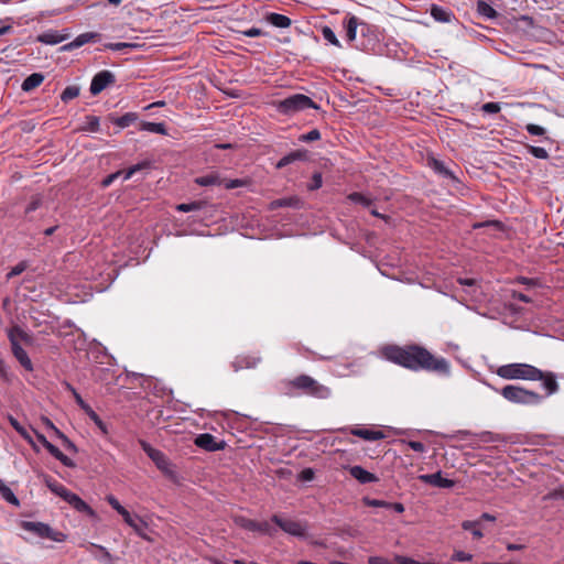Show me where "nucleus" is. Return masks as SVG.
<instances>
[{
  "label": "nucleus",
  "instance_id": "31",
  "mask_svg": "<svg viewBox=\"0 0 564 564\" xmlns=\"http://www.w3.org/2000/svg\"><path fill=\"white\" fill-rule=\"evenodd\" d=\"M37 40L41 43L53 45V44H57V43H61L62 41H64L65 36L58 35L54 32H46V33L39 35Z\"/></svg>",
  "mask_w": 564,
  "mask_h": 564
},
{
  "label": "nucleus",
  "instance_id": "49",
  "mask_svg": "<svg viewBox=\"0 0 564 564\" xmlns=\"http://www.w3.org/2000/svg\"><path fill=\"white\" fill-rule=\"evenodd\" d=\"M348 198L354 202V203H358V204H361L364 206H369L371 204V200L364 196L362 194L360 193H352L348 196Z\"/></svg>",
  "mask_w": 564,
  "mask_h": 564
},
{
  "label": "nucleus",
  "instance_id": "5",
  "mask_svg": "<svg viewBox=\"0 0 564 564\" xmlns=\"http://www.w3.org/2000/svg\"><path fill=\"white\" fill-rule=\"evenodd\" d=\"M500 393L508 401L520 404H539L542 400L536 392L512 384L503 387Z\"/></svg>",
  "mask_w": 564,
  "mask_h": 564
},
{
  "label": "nucleus",
  "instance_id": "46",
  "mask_svg": "<svg viewBox=\"0 0 564 564\" xmlns=\"http://www.w3.org/2000/svg\"><path fill=\"white\" fill-rule=\"evenodd\" d=\"M299 203L297 198H280L271 203L272 208L295 206Z\"/></svg>",
  "mask_w": 564,
  "mask_h": 564
},
{
  "label": "nucleus",
  "instance_id": "8",
  "mask_svg": "<svg viewBox=\"0 0 564 564\" xmlns=\"http://www.w3.org/2000/svg\"><path fill=\"white\" fill-rule=\"evenodd\" d=\"M21 527L40 538H46L56 542H62L65 540V535L61 532H55L52 528L42 522H33V521H23Z\"/></svg>",
  "mask_w": 564,
  "mask_h": 564
},
{
  "label": "nucleus",
  "instance_id": "37",
  "mask_svg": "<svg viewBox=\"0 0 564 564\" xmlns=\"http://www.w3.org/2000/svg\"><path fill=\"white\" fill-rule=\"evenodd\" d=\"M205 203L204 202H192V203H188V204H178L176 206V210L178 212H182V213H189V212H194V210H199L204 207Z\"/></svg>",
  "mask_w": 564,
  "mask_h": 564
},
{
  "label": "nucleus",
  "instance_id": "61",
  "mask_svg": "<svg viewBox=\"0 0 564 564\" xmlns=\"http://www.w3.org/2000/svg\"><path fill=\"white\" fill-rule=\"evenodd\" d=\"M301 479L304 481H311L314 478V471L311 468H305L301 471Z\"/></svg>",
  "mask_w": 564,
  "mask_h": 564
},
{
  "label": "nucleus",
  "instance_id": "51",
  "mask_svg": "<svg viewBox=\"0 0 564 564\" xmlns=\"http://www.w3.org/2000/svg\"><path fill=\"white\" fill-rule=\"evenodd\" d=\"M26 269V263L24 261L14 265L11 271L7 274L8 279H12L19 274H21Z\"/></svg>",
  "mask_w": 564,
  "mask_h": 564
},
{
  "label": "nucleus",
  "instance_id": "10",
  "mask_svg": "<svg viewBox=\"0 0 564 564\" xmlns=\"http://www.w3.org/2000/svg\"><path fill=\"white\" fill-rule=\"evenodd\" d=\"M195 445L208 452H216L224 448L223 443H218L216 437L209 433H203L195 437Z\"/></svg>",
  "mask_w": 564,
  "mask_h": 564
},
{
  "label": "nucleus",
  "instance_id": "38",
  "mask_svg": "<svg viewBox=\"0 0 564 564\" xmlns=\"http://www.w3.org/2000/svg\"><path fill=\"white\" fill-rule=\"evenodd\" d=\"M430 165L437 173H440V174H442V175H444L446 177L454 178V175L452 174V172L449 170L446 169V166L444 165L443 162H441V161H438L436 159H432L431 162H430Z\"/></svg>",
  "mask_w": 564,
  "mask_h": 564
},
{
  "label": "nucleus",
  "instance_id": "47",
  "mask_svg": "<svg viewBox=\"0 0 564 564\" xmlns=\"http://www.w3.org/2000/svg\"><path fill=\"white\" fill-rule=\"evenodd\" d=\"M529 149V152L536 159H542V160H545L549 158V153L547 151L544 149V148H541V147H534V145H529L528 147Z\"/></svg>",
  "mask_w": 564,
  "mask_h": 564
},
{
  "label": "nucleus",
  "instance_id": "28",
  "mask_svg": "<svg viewBox=\"0 0 564 564\" xmlns=\"http://www.w3.org/2000/svg\"><path fill=\"white\" fill-rule=\"evenodd\" d=\"M479 525H480V520H475V521L466 520V521H463V523H462V528L466 531H470L475 539H481L484 536L481 530L478 528Z\"/></svg>",
  "mask_w": 564,
  "mask_h": 564
},
{
  "label": "nucleus",
  "instance_id": "14",
  "mask_svg": "<svg viewBox=\"0 0 564 564\" xmlns=\"http://www.w3.org/2000/svg\"><path fill=\"white\" fill-rule=\"evenodd\" d=\"M11 351L14 358L26 371H33V364L30 357L28 356V352L22 348L20 344L13 343V345H11Z\"/></svg>",
  "mask_w": 564,
  "mask_h": 564
},
{
  "label": "nucleus",
  "instance_id": "30",
  "mask_svg": "<svg viewBox=\"0 0 564 564\" xmlns=\"http://www.w3.org/2000/svg\"><path fill=\"white\" fill-rule=\"evenodd\" d=\"M304 156V154L301 151H294L289 153L288 155H284L278 163L276 169H283L286 165L293 163L294 161L301 160Z\"/></svg>",
  "mask_w": 564,
  "mask_h": 564
},
{
  "label": "nucleus",
  "instance_id": "19",
  "mask_svg": "<svg viewBox=\"0 0 564 564\" xmlns=\"http://www.w3.org/2000/svg\"><path fill=\"white\" fill-rule=\"evenodd\" d=\"M195 183L199 186L223 185V178L219 176L218 173L213 172L207 175L196 177Z\"/></svg>",
  "mask_w": 564,
  "mask_h": 564
},
{
  "label": "nucleus",
  "instance_id": "21",
  "mask_svg": "<svg viewBox=\"0 0 564 564\" xmlns=\"http://www.w3.org/2000/svg\"><path fill=\"white\" fill-rule=\"evenodd\" d=\"M44 80V76L40 73H34L28 76L22 83V89L24 91H30L36 87H39Z\"/></svg>",
  "mask_w": 564,
  "mask_h": 564
},
{
  "label": "nucleus",
  "instance_id": "4",
  "mask_svg": "<svg viewBox=\"0 0 564 564\" xmlns=\"http://www.w3.org/2000/svg\"><path fill=\"white\" fill-rule=\"evenodd\" d=\"M279 113L292 116L307 108L317 109L318 106L306 95L295 94L274 104Z\"/></svg>",
  "mask_w": 564,
  "mask_h": 564
},
{
  "label": "nucleus",
  "instance_id": "64",
  "mask_svg": "<svg viewBox=\"0 0 564 564\" xmlns=\"http://www.w3.org/2000/svg\"><path fill=\"white\" fill-rule=\"evenodd\" d=\"M67 389L73 393L74 398H75V401L76 403L82 406L85 401L83 400V398L80 397V394L70 386V384H67Z\"/></svg>",
  "mask_w": 564,
  "mask_h": 564
},
{
  "label": "nucleus",
  "instance_id": "56",
  "mask_svg": "<svg viewBox=\"0 0 564 564\" xmlns=\"http://www.w3.org/2000/svg\"><path fill=\"white\" fill-rule=\"evenodd\" d=\"M394 561L399 564H434V563H421L415 560H412L410 557L398 555L395 556Z\"/></svg>",
  "mask_w": 564,
  "mask_h": 564
},
{
  "label": "nucleus",
  "instance_id": "35",
  "mask_svg": "<svg viewBox=\"0 0 564 564\" xmlns=\"http://www.w3.org/2000/svg\"><path fill=\"white\" fill-rule=\"evenodd\" d=\"M0 494L4 500L8 502L19 506V500L14 496L13 491L2 481H0Z\"/></svg>",
  "mask_w": 564,
  "mask_h": 564
},
{
  "label": "nucleus",
  "instance_id": "44",
  "mask_svg": "<svg viewBox=\"0 0 564 564\" xmlns=\"http://www.w3.org/2000/svg\"><path fill=\"white\" fill-rule=\"evenodd\" d=\"M47 486L50 487V489L55 492L56 495H58L59 497H62L64 500L65 498L67 497V495L70 494V491L68 489H66L63 485L61 484H57V482H47Z\"/></svg>",
  "mask_w": 564,
  "mask_h": 564
},
{
  "label": "nucleus",
  "instance_id": "41",
  "mask_svg": "<svg viewBox=\"0 0 564 564\" xmlns=\"http://www.w3.org/2000/svg\"><path fill=\"white\" fill-rule=\"evenodd\" d=\"M322 34H323V37L330 44L338 46V47L340 46V43H339L336 34L329 26H324L322 30Z\"/></svg>",
  "mask_w": 564,
  "mask_h": 564
},
{
  "label": "nucleus",
  "instance_id": "2",
  "mask_svg": "<svg viewBox=\"0 0 564 564\" xmlns=\"http://www.w3.org/2000/svg\"><path fill=\"white\" fill-rule=\"evenodd\" d=\"M284 384L289 392L301 390L303 393L318 399H327L330 395V389L328 387L319 383L307 375L297 376L294 379L285 381Z\"/></svg>",
  "mask_w": 564,
  "mask_h": 564
},
{
  "label": "nucleus",
  "instance_id": "42",
  "mask_svg": "<svg viewBox=\"0 0 564 564\" xmlns=\"http://www.w3.org/2000/svg\"><path fill=\"white\" fill-rule=\"evenodd\" d=\"M256 532L273 536L276 530L268 521H262L257 523Z\"/></svg>",
  "mask_w": 564,
  "mask_h": 564
},
{
  "label": "nucleus",
  "instance_id": "23",
  "mask_svg": "<svg viewBox=\"0 0 564 564\" xmlns=\"http://www.w3.org/2000/svg\"><path fill=\"white\" fill-rule=\"evenodd\" d=\"M45 448L48 451V453L54 456L57 460H59L64 466L66 467H74V462L68 458L66 455H64L56 446H54L52 443H48Z\"/></svg>",
  "mask_w": 564,
  "mask_h": 564
},
{
  "label": "nucleus",
  "instance_id": "13",
  "mask_svg": "<svg viewBox=\"0 0 564 564\" xmlns=\"http://www.w3.org/2000/svg\"><path fill=\"white\" fill-rule=\"evenodd\" d=\"M8 338L10 340V345H13V343H18L20 345L22 343L26 345L33 344V337L19 326H13L8 330Z\"/></svg>",
  "mask_w": 564,
  "mask_h": 564
},
{
  "label": "nucleus",
  "instance_id": "18",
  "mask_svg": "<svg viewBox=\"0 0 564 564\" xmlns=\"http://www.w3.org/2000/svg\"><path fill=\"white\" fill-rule=\"evenodd\" d=\"M431 15L435 21L442 23H448L454 18V14L449 10L436 4L431 7Z\"/></svg>",
  "mask_w": 564,
  "mask_h": 564
},
{
  "label": "nucleus",
  "instance_id": "32",
  "mask_svg": "<svg viewBox=\"0 0 564 564\" xmlns=\"http://www.w3.org/2000/svg\"><path fill=\"white\" fill-rule=\"evenodd\" d=\"M138 115L135 112H127L123 116L115 120V124L119 128H127L134 121H137Z\"/></svg>",
  "mask_w": 564,
  "mask_h": 564
},
{
  "label": "nucleus",
  "instance_id": "57",
  "mask_svg": "<svg viewBox=\"0 0 564 564\" xmlns=\"http://www.w3.org/2000/svg\"><path fill=\"white\" fill-rule=\"evenodd\" d=\"M408 446L415 451V452H420V453H423L425 452V445L421 442H417V441H409L406 442Z\"/></svg>",
  "mask_w": 564,
  "mask_h": 564
},
{
  "label": "nucleus",
  "instance_id": "60",
  "mask_svg": "<svg viewBox=\"0 0 564 564\" xmlns=\"http://www.w3.org/2000/svg\"><path fill=\"white\" fill-rule=\"evenodd\" d=\"M142 167H143V164H137V165L131 166L130 169H128L124 172L123 180L124 181L129 180L135 172L140 171Z\"/></svg>",
  "mask_w": 564,
  "mask_h": 564
},
{
  "label": "nucleus",
  "instance_id": "3",
  "mask_svg": "<svg viewBox=\"0 0 564 564\" xmlns=\"http://www.w3.org/2000/svg\"><path fill=\"white\" fill-rule=\"evenodd\" d=\"M497 375L507 380H538L543 371L528 364H510L499 367Z\"/></svg>",
  "mask_w": 564,
  "mask_h": 564
},
{
  "label": "nucleus",
  "instance_id": "15",
  "mask_svg": "<svg viewBox=\"0 0 564 564\" xmlns=\"http://www.w3.org/2000/svg\"><path fill=\"white\" fill-rule=\"evenodd\" d=\"M349 474L360 484H370L378 481V477L375 474L364 469L361 466L349 467Z\"/></svg>",
  "mask_w": 564,
  "mask_h": 564
},
{
  "label": "nucleus",
  "instance_id": "24",
  "mask_svg": "<svg viewBox=\"0 0 564 564\" xmlns=\"http://www.w3.org/2000/svg\"><path fill=\"white\" fill-rule=\"evenodd\" d=\"M45 448L48 451V453L54 456L57 460H59L64 466L66 467H74V462L68 458L66 455H64L56 446H54L52 443H48Z\"/></svg>",
  "mask_w": 564,
  "mask_h": 564
},
{
  "label": "nucleus",
  "instance_id": "55",
  "mask_svg": "<svg viewBox=\"0 0 564 564\" xmlns=\"http://www.w3.org/2000/svg\"><path fill=\"white\" fill-rule=\"evenodd\" d=\"M482 110L487 113H497L500 111V105L498 102H487L482 106Z\"/></svg>",
  "mask_w": 564,
  "mask_h": 564
},
{
  "label": "nucleus",
  "instance_id": "26",
  "mask_svg": "<svg viewBox=\"0 0 564 564\" xmlns=\"http://www.w3.org/2000/svg\"><path fill=\"white\" fill-rule=\"evenodd\" d=\"M124 522L130 525L140 536L144 538L143 530L145 523L141 519L133 518L128 511V516H122Z\"/></svg>",
  "mask_w": 564,
  "mask_h": 564
},
{
  "label": "nucleus",
  "instance_id": "34",
  "mask_svg": "<svg viewBox=\"0 0 564 564\" xmlns=\"http://www.w3.org/2000/svg\"><path fill=\"white\" fill-rule=\"evenodd\" d=\"M80 131L97 132L99 130V118L96 116H87L86 122L79 128Z\"/></svg>",
  "mask_w": 564,
  "mask_h": 564
},
{
  "label": "nucleus",
  "instance_id": "53",
  "mask_svg": "<svg viewBox=\"0 0 564 564\" xmlns=\"http://www.w3.org/2000/svg\"><path fill=\"white\" fill-rule=\"evenodd\" d=\"M323 184L322 174L315 173L312 177L311 183L308 184V189L315 191L318 189Z\"/></svg>",
  "mask_w": 564,
  "mask_h": 564
},
{
  "label": "nucleus",
  "instance_id": "63",
  "mask_svg": "<svg viewBox=\"0 0 564 564\" xmlns=\"http://www.w3.org/2000/svg\"><path fill=\"white\" fill-rule=\"evenodd\" d=\"M90 420L94 421V423L100 429L102 430L104 432H106V427H105V424L104 422L101 421V419L99 417V415L96 413V412H91L90 414Z\"/></svg>",
  "mask_w": 564,
  "mask_h": 564
},
{
  "label": "nucleus",
  "instance_id": "7",
  "mask_svg": "<svg viewBox=\"0 0 564 564\" xmlns=\"http://www.w3.org/2000/svg\"><path fill=\"white\" fill-rule=\"evenodd\" d=\"M271 521L276 524L283 532L296 536L305 538L307 532V522L296 520L282 514H273Z\"/></svg>",
  "mask_w": 564,
  "mask_h": 564
},
{
  "label": "nucleus",
  "instance_id": "16",
  "mask_svg": "<svg viewBox=\"0 0 564 564\" xmlns=\"http://www.w3.org/2000/svg\"><path fill=\"white\" fill-rule=\"evenodd\" d=\"M65 501H67L74 509L79 512H85L90 517L95 516L94 510L79 496L72 491L69 495H67Z\"/></svg>",
  "mask_w": 564,
  "mask_h": 564
},
{
  "label": "nucleus",
  "instance_id": "20",
  "mask_svg": "<svg viewBox=\"0 0 564 564\" xmlns=\"http://www.w3.org/2000/svg\"><path fill=\"white\" fill-rule=\"evenodd\" d=\"M359 25H365L364 23H360L358 18L355 15L348 17L346 20L345 26H346V36L349 42L355 41L356 34H357V28Z\"/></svg>",
  "mask_w": 564,
  "mask_h": 564
},
{
  "label": "nucleus",
  "instance_id": "45",
  "mask_svg": "<svg viewBox=\"0 0 564 564\" xmlns=\"http://www.w3.org/2000/svg\"><path fill=\"white\" fill-rule=\"evenodd\" d=\"M247 184H248V182L246 180H239V178L226 180V178H223V185L227 189H234V188H237V187H242V186H246Z\"/></svg>",
  "mask_w": 564,
  "mask_h": 564
},
{
  "label": "nucleus",
  "instance_id": "59",
  "mask_svg": "<svg viewBox=\"0 0 564 564\" xmlns=\"http://www.w3.org/2000/svg\"><path fill=\"white\" fill-rule=\"evenodd\" d=\"M121 174H122L121 172H116V173H112V174L108 175L107 177H105L101 182L102 187H108Z\"/></svg>",
  "mask_w": 564,
  "mask_h": 564
},
{
  "label": "nucleus",
  "instance_id": "9",
  "mask_svg": "<svg viewBox=\"0 0 564 564\" xmlns=\"http://www.w3.org/2000/svg\"><path fill=\"white\" fill-rule=\"evenodd\" d=\"M115 80V75L110 70H101L93 77L89 90L91 95L96 96L109 85L113 84Z\"/></svg>",
  "mask_w": 564,
  "mask_h": 564
},
{
  "label": "nucleus",
  "instance_id": "58",
  "mask_svg": "<svg viewBox=\"0 0 564 564\" xmlns=\"http://www.w3.org/2000/svg\"><path fill=\"white\" fill-rule=\"evenodd\" d=\"M57 437L62 440L63 445L67 449L76 451V446L74 445V443L65 434L61 433L59 436H57Z\"/></svg>",
  "mask_w": 564,
  "mask_h": 564
},
{
  "label": "nucleus",
  "instance_id": "52",
  "mask_svg": "<svg viewBox=\"0 0 564 564\" xmlns=\"http://www.w3.org/2000/svg\"><path fill=\"white\" fill-rule=\"evenodd\" d=\"M525 129L531 135H543L545 133V129L543 127L534 123L527 124Z\"/></svg>",
  "mask_w": 564,
  "mask_h": 564
},
{
  "label": "nucleus",
  "instance_id": "12",
  "mask_svg": "<svg viewBox=\"0 0 564 564\" xmlns=\"http://www.w3.org/2000/svg\"><path fill=\"white\" fill-rule=\"evenodd\" d=\"M420 479L425 484L438 488H452L454 486V481L452 479L444 478L441 471L429 475H422L420 476Z\"/></svg>",
  "mask_w": 564,
  "mask_h": 564
},
{
  "label": "nucleus",
  "instance_id": "11",
  "mask_svg": "<svg viewBox=\"0 0 564 564\" xmlns=\"http://www.w3.org/2000/svg\"><path fill=\"white\" fill-rule=\"evenodd\" d=\"M100 39L97 32H86L77 35L70 43L63 46V51H72L87 43L96 42Z\"/></svg>",
  "mask_w": 564,
  "mask_h": 564
},
{
  "label": "nucleus",
  "instance_id": "6",
  "mask_svg": "<svg viewBox=\"0 0 564 564\" xmlns=\"http://www.w3.org/2000/svg\"><path fill=\"white\" fill-rule=\"evenodd\" d=\"M140 445L142 449L147 453V455L151 458V460L155 464V466L169 478L175 479L176 473L170 459L165 456V454L154 447H152L149 443L143 440H140Z\"/></svg>",
  "mask_w": 564,
  "mask_h": 564
},
{
  "label": "nucleus",
  "instance_id": "22",
  "mask_svg": "<svg viewBox=\"0 0 564 564\" xmlns=\"http://www.w3.org/2000/svg\"><path fill=\"white\" fill-rule=\"evenodd\" d=\"M267 21L275 28L285 29L291 25V19L280 13H270Z\"/></svg>",
  "mask_w": 564,
  "mask_h": 564
},
{
  "label": "nucleus",
  "instance_id": "62",
  "mask_svg": "<svg viewBox=\"0 0 564 564\" xmlns=\"http://www.w3.org/2000/svg\"><path fill=\"white\" fill-rule=\"evenodd\" d=\"M243 35L248 36V37H257V36H260L262 35V30L258 29V28H250L246 31L242 32Z\"/></svg>",
  "mask_w": 564,
  "mask_h": 564
},
{
  "label": "nucleus",
  "instance_id": "40",
  "mask_svg": "<svg viewBox=\"0 0 564 564\" xmlns=\"http://www.w3.org/2000/svg\"><path fill=\"white\" fill-rule=\"evenodd\" d=\"M478 12L487 18H495L497 14L496 10L484 1L478 2Z\"/></svg>",
  "mask_w": 564,
  "mask_h": 564
},
{
  "label": "nucleus",
  "instance_id": "50",
  "mask_svg": "<svg viewBox=\"0 0 564 564\" xmlns=\"http://www.w3.org/2000/svg\"><path fill=\"white\" fill-rule=\"evenodd\" d=\"M319 138H321L319 131L317 129H313L310 132L302 134L300 137V140L304 141V142H311V141L318 140Z\"/></svg>",
  "mask_w": 564,
  "mask_h": 564
},
{
  "label": "nucleus",
  "instance_id": "25",
  "mask_svg": "<svg viewBox=\"0 0 564 564\" xmlns=\"http://www.w3.org/2000/svg\"><path fill=\"white\" fill-rule=\"evenodd\" d=\"M141 131H148L152 133L163 134L165 135L167 133L165 124L163 122H147L143 121L140 124Z\"/></svg>",
  "mask_w": 564,
  "mask_h": 564
},
{
  "label": "nucleus",
  "instance_id": "48",
  "mask_svg": "<svg viewBox=\"0 0 564 564\" xmlns=\"http://www.w3.org/2000/svg\"><path fill=\"white\" fill-rule=\"evenodd\" d=\"M364 502L368 507H375V508H390V502L384 500H378V499H371V498H365Z\"/></svg>",
  "mask_w": 564,
  "mask_h": 564
},
{
  "label": "nucleus",
  "instance_id": "43",
  "mask_svg": "<svg viewBox=\"0 0 564 564\" xmlns=\"http://www.w3.org/2000/svg\"><path fill=\"white\" fill-rule=\"evenodd\" d=\"M107 501L109 505L120 514V516H128V510L120 505L117 498H115L112 495L107 496Z\"/></svg>",
  "mask_w": 564,
  "mask_h": 564
},
{
  "label": "nucleus",
  "instance_id": "36",
  "mask_svg": "<svg viewBox=\"0 0 564 564\" xmlns=\"http://www.w3.org/2000/svg\"><path fill=\"white\" fill-rule=\"evenodd\" d=\"M235 522L237 525H239L240 528H242L245 530L252 531V532H256V530H257L258 522L254 520H251V519H248L245 517H237L235 519Z\"/></svg>",
  "mask_w": 564,
  "mask_h": 564
},
{
  "label": "nucleus",
  "instance_id": "33",
  "mask_svg": "<svg viewBox=\"0 0 564 564\" xmlns=\"http://www.w3.org/2000/svg\"><path fill=\"white\" fill-rule=\"evenodd\" d=\"M259 358H247V357H243V358H237L234 362H232V367L235 368L236 371H238L239 369H242V368H250V367H254L258 362H259Z\"/></svg>",
  "mask_w": 564,
  "mask_h": 564
},
{
  "label": "nucleus",
  "instance_id": "54",
  "mask_svg": "<svg viewBox=\"0 0 564 564\" xmlns=\"http://www.w3.org/2000/svg\"><path fill=\"white\" fill-rule=\"evenodd\" d=\"M471 558H473V555L469 553H466L464 551H455L452 556L453 561H458V562H466V561H470Z\"/></svg>",
  "mask_w": 564,
  "mask_h": 564
},
{
  "label": "nucleus",
  "instance_id": "17",
  "mask_svg": "<svg viewBox=\"0 0 564 564\" xmlns=\"http://www.w3.org/2000/svg\"><path fill=\"white\" fill-rule=\"evenodd\" d=\"M350 433L355 436H358L366 441H378L386 437L384 433L379 430H368V429H352Z\"/></svg>",
  "mask_w": 564,
  "mask_h": 564
},
{
  "label": "nucleus",
  "instance_id": "29",
  "mask_svg": "<svg viewBox=\"0 0 564 564\" xmlns=\"http://www.w3.org/2000/svg\"><path fill=\"white\" fill-rule=\"evenodd\" d=\"M9 422L13 426V429L31 445H34L33 440L29 431L22 426L17 419L13 416H9Z\"/></svg>",
  "mask_w": 564,
  "mask_h": 564
},
{
  "label": "nucleus",
  "instance_id": "1",
  "mask_svg": "<svg viewBox=\"0 0 564 564\" xmlns=\"http://www.w3.org/2000/svg\"><path fill=\"white\" fill-rule=\"evenodd\" d=\"M382 354L387 360L412 371L425 370L448 375L451 370L449 364L445 358L435 357L426 348L419 345H408L404 347L387 346L383 348Z\"/></svg>",
  "mask_w": 564,
  "mask_h": 564
},
{
  "label": "nucleus",
  "instance_id": "39",
  "mask_svg": "<svg viewBox=\"0 0 564 564\" xmlns=\"http://www.w3.org/2000/svg\"><path fill=\"white\" fill-rule=\"evenodd\" d=\"M78 95H79V87H77V86H67L63 90V93L61 95V99L64 102H68L69 100L76 98Z\"/></svg>",
  "mask_w": 564,
  "mask_h": 564
},
{
  "label": "nucleus",
  "instance_id": "27",
  "mask_svg": "<svg viewBox=\"0 0 564 564\" xmlns=\"http://www.w3.org/2000/svg\"><path fill=\"white\" fill-rule=\"evenodd\" d=\"M539 380H541L543 382V387L546 389L547 395L557 391L558 384H557L553 373L543 372L542 378H540Z\"/></svg>",
  "mask_w": 564,
  "mask_h": 564
}]
</instances>
